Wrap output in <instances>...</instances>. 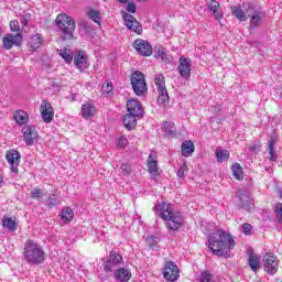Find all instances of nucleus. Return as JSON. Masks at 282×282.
<instances>
[{"label":"nucleus","mask_w":282,"mask_h":282,"mask_svg":"<svg viewBox=\"0 0 282 282\" xmlns=\"http://www.w3.org/2000/svg\"><path fill=\"white\" fill-rule=\"evenodd\" d=\"M1 32H2V29H1V26H0V36H1Z\"/></svg>","instance_id":"obj_57"},{"label":"nucleus","mask_w":282,"mask_h":282,"mask_svg":"<svg viewBox=\"0 0 282 282\" xmlns=\"http://www.w3.org/2000/svg\"><path fill=\"white\" fill-rule=\"evenodd\" d=\"M245 12L248 17H250V28L251 30H254V28H259L261 23H263V20L265 19V12L259 11L257 7L252 4H243Z\"/></svg>","instance_id":"obj_6"},{"label":"nucleus","mask_w":282,"mask_h":282,"mask_svg":"<svg viewBox=\"0 0 282 282\" xmlns=\"http://www.w3.org/2000/svg\"><path fill=\"white\" fill-rule=\"evenodd\" d=\"M3 184V176L0 175V186Z\"/></svg>","instance_id":"obj_56"},{"label":"nucleus","mask_w":282,"mask_h":282,"mask_svg":"<svg viewBox=\"0 0 282 282\" xmlns=\"http://www.w3.org/2000/svg\"><path fill=\"white\" fill-rule=\"evenodd\" d=\"M133 50L139 53L140 56L149 58L153 54V46L145 40L137 39L132 43Z\"/></svg>","instance_id":"obj_9"},{"label":"nucleus","mask_w":282,"mask_h":282,"mask_svg":"<svg viewBox=\"0 0 282 282\" xmlns=\"http://www.w3.org/2000/svg\"><path fill=\"white\" fill-rule=\"evenodd\" d=\"M215 155L217 162H228L230 160V152L228 150H216Z\"/></svg>","instance_id":"obj_36"},{"label":"nucleus","mask_w":282,"mask_h":282,"mask_svg":"<svg viewBox=\"0 0 282 282\" xmlns=\"http://www.w3.org/2000/svg\"><path fill=\"white\" fill-rule=\"evenodd\" d=\"M154 85L159 91L158 104L160 107H163V109H169L171 97H169V90L166 89V77H164V74L159 73L155 75Z\"/></svg>","instance_id":"obj_4"},{"label":"nucleus","mask_w":282,"mask_h":282,"mask_svg":"<svg viewBox=\"0 0 282 282\" xmlns=\"http://www.w3.org/2000/svg\"><path fill=\"white\" fill-rule=\"evenodd\" d=\"M126 10L127 12H130V14H135V10H138V7L133 2H128Z\"/></svg>","instance_id":"obj_51"},{"label":"nucleus","mask_w":282,"mask_h":282,"mask_svg":"<svg viewBox=\"0 0 282 282\" xmlns=\"http://www.w3.org/2000/svg\"><path fill=\"white\" fill-rule=\"evenodd\" d=\"M139 1H142V2H144V1H149V0H139Z\"/></svg>","instance_id":"obj_58"},{"label":"nucleus","mask_w":282,"mask_h":282,"mask_svg":"<svg viewBox=\"0 0 282 282\" xmlns=\"http://www.w3.org/2000/svg\"><path fill=\"white\" fill-rule=\"evenodd\" d=\"M231 14L240 22H243L248 19V13L241 9V6L231 7Z\"/></svg>","instance_id":"obj_28"},{"label":"nucleus","mask_w":282,"mask_h":282,"mask_svg":"<svg viewBox=\"0 0 282 282\" xmlns=\"http://www.w3.org/2000/svg\"><path fill=\"white\" fill-rule=\"evenodd\" d=\"M165 221L169 230H180L182 224H184V216L178 212H174Z\"/></svg>","instance_id":"obj_18"},{"label":"nucleus","mask_w":282,"mask_h":282,"mask_svg":"<svg viewBox=\"0 0 282 282\" xmlns=\"http://www.w3.org/2000/svg\"><path fill=\"white\" fill-rule=\"evenodd\" d=\"M121 171H122V173H124V175H130L131 174V165H129L128 163H122Z\"/></svg>","instance_id":"obj_52"},{"label":"nucleus","mask_w":282,"mask_h":282,"mask_svg":"<svg viewBox=\"0 0 282 282\" xmlns=\"http://www.w3.org/2000/svg\"><path fill=\"white\" fill-rule=\"evenodd\" d=\"M87 63V53L84 51H78L74 56V65L77 69H82L83 64Z\"/></svg>","instance_id":"obj_31"},{"label":"nucleus","mask_w":282,"mask_h":282,"mask_svg":"<svg viewBox=\"0 0 282 282\" xmlns=\"http://www.w3.org/2000/svg\"><path fill=\"white\" fill-rule=\"evenodd\" d=\"M61 79H53L51 83L52 89H56L57 91L61 90Z\"/></svg>","instance_id":"obj_53"},{"label":"nucleus","mask_w":282,"mask_h":282,"mask_svg":"<svg viewBox=\"0 0 282 282\" xmlns=\"http://www.w3.org/2000/svg\"><path fill=\"white\" fill-rule=\"evenodd\" d=\"M145 243L149 246V248H158V245L160 243V238L155 236H149L145 239Z\"/></svg>","instance_id":"obj_42"},{"label":"nucleus","mask_w":282,"mask_h":282,"mask_svg":"<svg viewBox=\"0 0 282 282\" xmlns=\"http://www.w3.org/2000/svg\"><path fill=\"white\" fill-rule=\"evenodd\" d=\"M161 129L165 132V135H175V122L173 121H163Z\"/></svg>","instance_id":"obj_35"},{"label":"nucleus","mask_w":282,"mask_h":282,"mask_svg":"<svg viewBox=\"0 0 282 282\" xmlns=\"http://www.w3.org/2000/svg\"><path fill=\"white\" fill-rule=\"evenodd\" d=\"M23 257L26 263L40 265L45 261V251H43V247L39 242L28 239L23 248Z\"/></svg>","instance_id":"obj_3"},{"label":"nucleus","mask_w":282,"mask_h":282,"mask_svg":"<svg viewBox=\"0 0 282 282\" xmlns=\"http://www.w3.org/2000/svg\"><path fill=\"white\" fill-rule=\"evenodd\" d=\"M87 15L89 17V19H91V21L100 25V12L91 9L90 11H88Z\"/></svg>","instance_id":"obj_43"},{"label":"nucleus","mask_w":282,"mask_h":282,"mask_svg":"<svg viewBox=\"0 0 282 282\" xmlns=\"http://www.w3.org/2000/svg\"><path fill=\"white\" fill-rule=\"evenodd\" d=\"M259 149H260L259 143H253L249 145V151H259Z\"/></svg>","instance_id":"obj_54"},{"label":"nucleus","mask_w":282,"mask_h":282,"mask_svg":"<svg viewBox=\"0 0 282 282\" xmlns=\"http://www.w3.org/2000/svg\"><path fill=\"white\" fill-rule=\"evenodd\" d=\"M28 52H39L45 45V35L43 33H34L28 36L26 40Z\"/></svg>","instance_id":"obj_7"},{"label":"nucleus","mask_w":282,"mask_h":282,"mask_svg":"<svg viewBox=\"0 0 282 282\" xmlns=\"http://www.w3.org/2000/svg\"><path fill=\"white\" fill-rule=\"evenodd\" d=\"M47 206L48 208H54V206H56L58 204V198L56 197L55 194L51 195L48 198H47Z\"/></svg>","instance_id":"obj_46"},{"label":"nucleus","mask_w":282,"mask_h":282,"mask_svg":"<svg viewBox=\"0 0 282 282\" xmlns=\"http://www.w3.org/2000/svg\"><path fill=\"white\" fill-rule=\"evenodd\" d=\"M130 84L135 96H147L149 94V87L147 86V77L142 72L137 70L132 73L130 77Z\"/></svg>","instance_id":"obj_5"},{"label":"nucleus","mask_w":282,"mask_h":282,"mask_svg":"<svg viewBox=\"0 0 282 282\" xmlns=\"http://www.w3.org/2000/svg\"><path fill=\"white\" fill-rule=\"evenodd\" d=\"M276 145V140L274 139H271L269 141V144H268V151H269V156H268V160H270V162H276V158H279V155L276 154V150H275V147Z\"/></svg>","instance_id":"obj_32"},{"label":"nucleus","mask_w":282,"mask_h":282,"mask_svg":"<svg viewBox=\"0 0 282 282\" xmlns=\"http://www.w3.org/2000/svg\"><path fill=\"white\" fill-rule=\"evenodd\" d=\"M9 25L11 32H18V34H21V25L19 24V20H12Z\"/></svg>","instance_id":"obj_45"},{"label":"nucleus","mask_w":282,"mask_h":282,"mask_svg":"<svg viewBox=\"0 0 282 282\" xmlns=\"http://www.w3.org/2000/svg\"><path fill=\"white\" fill-rule=\"evenodd\" d=\"M248 264L252 272H257L261 268V258L254 253L249 254Z\"/></svg>","instance_id":"obj_30"},{"label":"nucleus","mask_w":282,"mask_h":282,"mask_svg":"<svg viewBox=\"0 0 282 282\" xmlns=\"http://www.w3.org/2000/svg\"><path fill=\"white\" fill-rule=\"evenodd\" d=\"M13 120L19 124V127H26L30 122V115L25 110H15L13 112Z\"/></svg>","instance_id":"obj_22"},{"label":"nucleus","mask_w":282,"mask_h":282,"mask_svg":"<svg viewBox=\"0 0 282 282\" xmlns=\"http://www.w3.org/2000/svg\"><path fill=\"white\" fill-rule=\"evenodd\" d=\"M22 135L28 147H33L39 142V131L34 126H24L22 128Z\"/></svg>","instance_id":"obj_14"},{"label":"nucleus","mask_w":282,"mask_h":282,"mask_svg":"<svg viewBox=\"0 0 282 282\" xmlns=\"http://www.w3.org/2000/svg\"><path fill=\"white\" fill-rule=\"evenodd\" d=\"M25 23H28V21H24L23 24L25 25Z\"/></svg>","instance_id":"obj_59"},{"label":"nucleus","mask_w":282,"mask_h":282,"mask_svg":"<svg viewBox=\"0 0 282 282\" xmlns=\"http://www.w3.org/2000/svg\"><path fill=\"white\" fill-rule=\"evenodd\" d=\"M231 171H232L234 177L236 180H238L239 182H241V180H243V167H241V165L239 163H235L231 166Z\"/></svg>","instance_id":"obj_37"},{"label":"nucleus","mask_w":282,"mask_h":282,"mask_svg":"<svg viewBox=\"0 0 282 282\" xmlns=\"http://www.w3.org/2000/svg\"><path fill=\"white\" fill-rule=\"evenodd\" d=\"M253 232L254 229H252V225L250 223L242 224V235H245L246 237H252Z\"/></svg>","instance_id":"obj_41"},{"label":"nucleus","mask_w":282,"mask_h":282,"mask_svg":"<svg viewBox=\"0 0 282 282\" xmlns=\"http://www.w3.org/2000/svg\"><path fill=\"white\" fill-rule=\"evenodd\" d=\"M129 144V140L126 139V137L121 135L118 139V143L117 147H119V149H126V147Z\"/></svg>","instance_id":"obj_49"},{"label":"nucleus","mask_w":282,"mask_h":282,"mask_svg":"<svg viewBox=\"0 0 282 282\" xmlns=\"http://www.w3.org/2000/svg\"><path fill=\"white\" fill-rule=\"evenodd\" d=\"M31 199H41V197H45V192L43 188L35 187L31 193H30Z\"/></svg>","instance_id":"obj_40"},{"label":"nucleus","mask_w":282,"mask_h":282,"mask_svg":"<svg viewBox=\"0 0 282 282\" xmlns=\"http://www.w3.org/2000/svg\"><path fill=\"white\" fill-rule=\"evenodd\" d=\"M59 56L69 65L74 61V56L67 50H58Z\"/></svg>","instance_id":"obj_39"},{"label":"nucleus","mask_w":282,"mask_h":282,"mask_svg":"<svg viewBox=\"0 0 282 282\" xmlns=\"http://www.w3.org/2000/svg\"><path fill=\"white\" fill-rule=\"evenodd\" d=\"M122 261V254L118 253L116 250H111L109 257L104 262V271L106 273L113 272L120 262Z\"/></svg>","instance_id":"obj_10"},{"label":"nucleus","mask_w":282,"mask_h":282,"mask_svg":"<svg viewBox=\"0 0 282 282\" xmlns=\"http://www.w3.org/2000/svg\"><path fill=\"white\" fill-rule=\"evenodd\" d=\"M118 1H119V3H122V4L129 3V0H118Z\"/></svg>","instance_id":"obj_55"},{"label":"nucleus","mask_w":282,"mask_h":282,"mask_svg":"<svg viewBox=\"0 0 282 282\" xmlns=\"http://www.w3.org/2000/svg\"><path fill=\"white\" fill-rule=\"evenodd\" d=\"M6 160L10 165L12 173H19V164H21V153L17 150H9L6 154Z\"/></svg>","instance_id":"obj_16"},{"label":"nucleus","mask_w":282,"mask_h":282,"mask_svg":"<svg viewBox=\"0 0 282 282\" xmlns=\"http://www.w3.org/2000/svg\"><path fill=\"white\" fill-rule=\"evenodd\" d=\"M207 8L216 21H221V19H224V13L221 12L219 2H217V0H209L207 2Z\"/></svg>","instance_id":"obj_21"},{"label":"nucleus","mask_w":282,"mask_h":282,"mask_svg":"<svg viewBox=\"0 0 282 282\" xmlns=\"http://www.w3.org/2000/svg\"><path fill=\"white\" fill-rule=\"evenodd\" d=\"M154 58H159L163 63H171V59L169 58V54H166V51L162 47H159L158 52L154 55Z\"/></svg>","instance_id":"obj_38"},{"label":"nucleus","mask_w":282,"mask_h":282,"mask_svg":"<svg viewBox=\"0 0 282 282\" xmlns=\"http://www.w3.org/2000/svg\"><path fill=\"white\" fill-rule=\"evenodd\" d=\"M174 213L173 207L165 202L159 204V217L164 221H166Z\"/></svg>","instance_id":"obj_25"},{"label":"nucleus","mask_w":282,"mask_h":282,"mask_svg":"<svg viewBox=\"0 0 282 282\" xmlns=\"http://www.w3.org/2000/svg\"><path fill=\"white\" fill-rule=\"evenodd\" d=\"M188 173V165L184 163L177 171V177H184Z\"/></svg>","instance_id":"obj_50"},{"label":"nucleus","mask_w":282,"mask_h":282,"mask_svg":"<svg viewBox=\"0 0 282 282\" xmlns=\"http://www.w3.org/2000/svg\"><path fill=\"white\" fill-rule=\"evenodd\" d=\"M191 67H193V61H191V58L188 57L181 56L177 66V72L181 78H185V80H188V78H191Z\"/></svg>","instance_id":"obj_15"},{"label":"nucleus","mask_w":282,"mask_h":282,"mask_svg":"<svg viewBox=\"0 0 282 282\" xmlns=\"http://www.w3.org/2000/svg\"><path fill=\"white\" fill-rule=\"evenodd\" d=\"M127 111L128 113H132L134 116H142L143 110H142V104L135 99H130L127 102Z\"/></svg>","instance_id":"obj_24"},{"label":"nucleus","mask_w":282,"mask_h":282,"mask_svg":"<svg viewBox=\"0 0 282 282\" xmlns=\"http://www.w3.org/2000/svg\"><path fill=\"white\" fill-rule=\"evenodd\" d=\"M163 276L166 281L175 282L180 279V268L175 262L167 261L163 268Z\"/></svg>","instance_id":"obj_12"},{"label":"nucleus","mask_w":282,"mask_h":282,"mask_svg":"<svg viewBox=\"0 0 282 282\" xmlns=\"http://www.w3.org/2000/svg\"><path fill=\"white\" fill-rule=\"evenodd\" d=\"M263 268L267 274H276L279 272V259L274 253L269 252L263 257Z\"/></svg>","instance_id":"obj_11"},{"label":"nucleus","mask_w":282,"mask_h":282,"mask_svg":"<svg viewBox=\"0 0 282 282\" xmlns=\"http://www.w3.org/2000/svg\"><path fill=\"white\" fill-rule=\"evenodd\" d=\"M101 91L104 94H111V91H113V84L112 83H107V84H104L101 86Z\"/></svg>","instance_id":"obj_48"},{"label":"nucleus","mask_w":282,"mask_h":282,"mask_svg":"<svg viewBox=\"0 0 282 282\" xmlns=\"http://www.w3.org/2000/svg\"><path fill=\"white\" fill-rule=\"evenodd\" d=\"M55 23L59 32H62V41L68 43L76 41V35H74V32H76V21H74L72 17L65 13H59L55 19Z\"/></svg>","instance_id":"obj_2"},{"label":"nucleus","mask_w":282,"mask_h":282,"mask_svg":"<svg viewBox=\"0 0 282 282\" xmlns=\"http://www.w3.org/2000/svg\"><path fill=\"white\" fill-rule=\"evenodd\" d=\"M181 153L183 158H191L195 153V143L193 141H184L181 145Z\"/></svg>","instance_id":"obj_27"},{"label":"nucleus","mask_w":282,"mask_h":282,"mask_svg":"<svg viewBox=\"0 0 282 282\" xmlns=\"http://www.w3.org/2000/svg\"><path fill=\"white\" fill-rule=\"evenodd\" d=\"M138 118H140V116L133 115L131 112H128L123 116V126L126 129H128V131L135 129V124H138Z\"/></svg>","instance_id":"obj_26"},{"label":"nucleus","mask_w":282,"mask_h":282,"mask_svg":"<svg viewBox=\"0 0 282 282\" xmlns=\"http://www.w3.org/2000/svg\"><path fill=\"white\" fill-rule=\"evenodd\" d=\"M2 45L6 50H12V47H21L23 45V33L6 34L2 37Z\"/></svg>","instance_id":"obj_13"},{"label":"nucleus","mask_w":282,"mask_h":282,"mask_svg":"<svg viewBox=\"0 0 282 282\" xmlns=\"http://www.w3.org/2000/svg\"><path fill=\"white\" fill-rule=\"evenodd\" d=\"M113 276L116 279V281L119 282H129L131 281V270H129L128 268H119L117 270H115L113 272Z\"/></svg>","instance_id":"obj_23"},{"label":"nucleus","mask_w":282,"mask_h":282,"mask_svg":"<svg viewBox=\"0 0 282 282\" xmlns=\"http://www.w3.org/2000/svg\"><path fill=\"white\" fill-rule=\"evenodd\" d=\"M147 164H148V172L150 173V175H152L154 178H156L158 175H160V173H159V169H158V155L155 154V152H151L149 154Z\"/></svg>","instance_id":"obj_19"},{"label":"nucleus","mask_w":282,"mask_h":282,"mask_svg":"<svg viewBox=\"0 0 282 282\" xmlns=\"http://www.w3.org/2000/svg\"><path fill=\"white\" fill-rule=\"evenodd\" d=\"M61 219L64 224H69L74 219V209L72 207H64L61 213Z\"/></svg>","instance_id":"obj_33"},{"label":"nucleus","mask_w":282,"mask_h":282,"mask_svg":"<svg viewBox=\"0 0 282 282\" xmlns=\"http://www.w3.org/2000/svg\"><path fill=\"white\" fill-rule=\"evenodd\" d=\"M123 25H126L127 30L130 32H134V34H142V25L139 21H137L135 17L128 13L127 11H121Z\"/></svg>","instance_id":"obj_8"},{"label":"nucleus","mask_w":282,"mask_h":282,"mask_svg":"<svg viewBox=\"0 0 282 282\" xmlns=\"http://www.w3.org/2000/svg\"><path fill=\"white\" fill-rule=\"evenodd\" d=\"M98 113V109H96V104L86 101L82 105V117L85 120H88V118H94Z\"/></svg>","instance_id":"obj_20"},{"label":"nucleus","mask_w":282,"mask_h":282,"mask_svg":"<svg viewBox=\"0 0 282 282\" xmlns=\"http://www.w3.org/2000/svg\"><path fill=\"white\" fill-rule=\"evenodd\" d=\"M274 213L279 224H282V203L274 205Z\"/></svg>","instance_id":"obj_44"},{"label":"nucleus","mask_w":282,"mask_h":282,"mask_svg":"<svg viewBox=\"0 0 282 282\" xmlns=\"http://www.w3.org/2000/svg\"><path fill=\"white\" fill-rule=\"evenodd\" d=\"M2 226L10 230V232H14L17 228H19V225H17V218H12L9 216H4L2 219Z\"/></svg>","instance_id":"obj_29"},{"label":"nucleus","mask_w":282,"mask_h":282,"mask_svg":"<svg viewBox=\"0 0 282 282\" xmlns=\"http://www.w3.org/2000/svg\"><path fill=\"white\" fill-rule=\"evenodd\" d=\"M40 112L42 116L43 122H46V124H50L54 120V107H52V104L44 99L40 106Z\"/></svg>","instance_id":"obj_17"},{"label":"nucleus","mask_w":282,"mask_h":282,"mask_svg":"<svg viewBox=\"0 0 282 282\" xmlns=\"http://www.w3.org/2000/svg\"><path fill=\"white\" fill-rule=\"evenodd\" d=\"M207 248H209L216 257H230V250L237 248V241L234 235L219 229L208 236Z\"/></svg>","instance_id":"obj_1"},{"label":"nucleus","mask_w":282,"mask_h":282,"mask_svg":"<svg viewBox=\"0 0 282 282\" xmlns=\"http://www.w3.org/2000/svg\"><path fill=\"white\" fill-rule=\"evenodd\" d=\"M238 203H239V207L245 208V210H248V208H250V206L252 205L250 195L248 194H239Z\"/></svg>","instance_id":"obj_34"},{"label":"nucleus","mask_w":282,"mask_h":282,"mask_svg":"<svg viewBox=\"0 0 282 282\" xmlns=\"http://www.w3.org/2000/svg\"><path fill=\"white\" fill-rule=\"evenodd\" d=\"M213 281V274L210 271H203L200 274V282H210Z\"/></svg>","instance_id":"obj_47"}]
</instances>
